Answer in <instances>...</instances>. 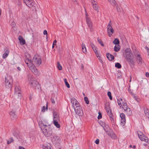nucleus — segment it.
<instances>
[{"mask_svg": "<svg viewBox=\"0 0 149 149\" xmlns=\"http://www.w3.org/2000/svg\"><path fill=\"white\" fill-rule=\"evenodd\" d=\"M107 95L109 97V99L110 100H112V96H111V93L109 91L108 92V93H107Z\"/></svg>", "mask_w": 149, "mask_h": 149, "instance_id": "c9c22d12", "label": "nucleus"}, {"mask_svg": "<svg viewBox=\"0 0 149 149\" xmlns=\"http://www.w3.org/2000/svg\"><path fill=\"white\" fill-rule=\"evenodd\" d=\"M99 140L98 139H97L95 141V143L96 144H99Z\"/></svg>", "mask_w": 149, "mask_h": 149, "instance_id": "de8ad7c7", "label": "nucleus"}, {"mask_svg": "<svg viewBox=\"0 0 149 149\" xmlns=\"http://www.w3.org/2000/svg\"><path fill=\"white\" fill-rule=\"evenodd\" d=\"M71 101L73 103H75L76 107H74V108L75 113L79 116H82L84 114L83 110L78 102L74 98H71Z\"/></svg>", "mask_w": 149, "mask_h": 149, "instance_id": "39448f33", "label": "nucleus"}, {"mask_svg": "<svg viewBox=\"0 0 149 149\" xmlns=\"http://www.w3.org/2000/svg\"><path fill=\"white\" fill-rule=\"evenodd\" d=\"M115 67L117 68H120L121 67V64L119 63H117L116 64Z\"/></svg>", "mask_w": 149, "mask_h": 149, "instance_id": "473e14b6", "label": "nucleus"}, {"mask_svg": "<svg viewBox=\"0 0 149 149\" xmlns=\"http://www.w3.org/2000/svg\"><path fill=\"white\" fill-rule=\"evenodd\" d=\"M27 3H25L29 8H31L33 7L34 4V3L33 0H28Z\"/></svg>", "mask_w": 149, "mask_h": 149, "instance_id": "dca6fc26", "label": "nucleus"}, {"mask_svg": "<svg viewBox=\"0 0 149 149\" xmlns=\"http://www.w3.org/2000/svg\"><path fill=\"white\" fill-rule=\"evenodd\" d=\"M56 117L54 116V119L53 120V123L54 125L58 128L60 127V125L58 123V122L59 121V118L56 115Z\"/></svg>", "mask_w": 149, "mask_h": 149, "instance_id": "4468645a", "label": "nucleus"}, {"mask_svg": "<svg viewBox=\"0 0 149 149\" xmlns=\"http://www.w3.org/2000/svg\"><path fill=\"white\" fill-rule=\"evenodd\" d=\"M138 134L139 138L141 140L143 141H145L149 144L148 138V137L146 136L142 132H138Z\"/></svg>", "mask_w": 149, "mask_h": 149, "instance_id": "ddd939ff", "label": "nucleus"}, {"mask_svg": "<svg viewBox=\"0 0 149 149\" xmlns=\"http://www.w3.org/2000/svg\"><path fill=\"white\" fill-rule=\"evenodd\" d=\"M107 29L108 35L109 37H111L114 32V30L112 28V24L111 21H109L107 26Z\"/></svg>", "mask_w": 149, "mask_h": 149, "instance_id": "1a4fd4ad", "label": "nucleus"}, {"mask_svg": "<svg viewBox=\"0 0 149 149\" xmlns=\"http://www.w3.org/2000/svg\"><path fill=\"white\" fill-rule=\"evenodd\" d=\"M43 34L44 35H47V31L46 30H45L43 31Z\"/></svg>", "mask_w": 149, "mask_h": 149, "instance_id": "09e8293b", "label": "nucleus"}, {"mask_svg": "<svg viewBox=\"0 0 149 149\" xmlns=\"http://www.w3.org/2000/svg\"><path fill=\"white\" fill-rule=\"evenodd\" d=\"M117 103L120 108L124 110L125 112L128 116L132 114V112L130 109L128 107L126 101L121 98L117 100Z\"/></svg>", "mask_w": 149, "mask_h": 149, "instance_id": "20e7f679", "label": "nucleus"}, {"mask_svg": "<svg viewBox=\"0 0 149 149\" xmlns=\"http://www.w3.org/2000/svg\"><path fill=\"white\" fill-rule=\"evenodd\" d=\"M107 56L109 61H112L114 58L113 56L109 53H107Z\"/></svg>", "mask_w": 149, "mask_h": 149, "instance_id": "aec40b11", "label": "nucleus"}, {"mask_svg": "<svg viewBox=\"0 0 149 149\" xmlns=\"http://www.w3.org/2000/svg\"><path fill=\"white\" fill-rule=\"evenodd\" d=\"M128 91L129 92V93L134 97H135V95L133 93L132 91H131V90L130 88H128Z\"/></svg>", "mask_w": 149, "mask_h": 149, "instance_id": "e433bc0d", "label": "nucleus"}, {"mask_svg": "<svg viewBox=\"0 0 149 149\" xmlns=\"http://www.w3.org/2000/svg\"><path fill=\"white\" fill-rule=\"evenodd\" d=\"M131 81V80H130V82Z\"/></svg>", "mask_w": 149, "mask_h": 149, "instance_id": "69168bd1", "label": "nucleus"}, {"mask_svg": "<svg viewBox=\"0 0 149 149\" xmlns=\"http://www.w3.org/2000/svg\"><path fill=\"white\" fill-rule=\"evenodd\" d=\"M60 139L59 136H54L53 137V138L52 139V140L54 141H56Z\"/></svg>", "mask_w": 149, "mask_h": 149, "instance_id": "cd10ccee", "label": "nucleus"}, {"mask_svg": "<svg viewBox=\"0 0 149 149\" xmlns=\"http://www.w3.org/2000/svg\"><path fill=\"white\" fill-rule=\"evenodd\" d=\"M124 56L130 66L133 68L134 64V56L130 48H127L125 50Z\"/></svg>", "mask_w": 149, "mask_h": 149, "instance_id": "7ed1b4c3", "label": "nucleus"}, {"mask_svg": "<svg viewBox=\"0 0 149 149\" xmlns=\"http://www.w3.org/2000/svg\"><path fill=\"white\" fill-rule=\"evenodd\" d=\"M146 76L147 77H149V73L148 72H146Z\"/></svg>", "mask_w": 149, "mask_h": 149, "instance_id": "8fccbe9b", "label": "nucleus"}, {"mask_svg": "<svg viewBox=\"0 0 149 149\" xmlns=\"http://www.w3.org/2000/svg\"><path fill=\"white\" fill-rule=\"evenodd\" d=\"M135 58L138 63L141 65L142 63V58L140 54L138 51H136L134 53Z\"/></svg>", "mask_w": 149, "mask_h": 149, "instance_id": "9b49d317", "label": "nucleus"}, {"mask_svg": "<svg viewBox=\"0 0 149 149\" xmlns=\"http://www.w3.org/2000/svg\"><path fill=\"white\" fill-rule=\"evenodd\" d=\"M38 124L40 128L45 136L49 137L52 135V129L48 126H49V124L47 123H43L41 121H39Z\"/></svg>", "mask_w": 149, "mask_h": 149, "instance_id": "f03ea898", "label": "nucleus"}, {"mask_svg": "<svg viewBox=\"0 0 149 149\" xmlns=\"http://www.w3.org/2000/svg\"><path fill=\"white\" fill-rule=\"evenodd\" d=\"M9 53V51L7 49H5V53L3 55V58H6L8 56Z\"/></svg>", "mask_w": 149, "mask_h": 149, "instance_id": "6ab92c4d", "label": "nucleus"}, {"mask_svg": "<svg viewBox=\"0 0 149 149\" xmlns=\"http://www.w3.org/2000/svg\"><path fill=\"white\" fill-rule=\"evenodd\" d=\"M13 80L11 77L7 75L5 77V85L7 88H11L12 86Z\"/></svg>", "mask_w": 149, "mask_h": 149, "instance_id": "423d86ee", "label": "nucleus"}, {"mask_svg": "<svg viewBox=\"0 0 149 149\" xmlns=\"http://www.w3.org/2000/svg\"><path fill=\"white\" fill-rule=\"evenodd\" d=\"M36 86H39V85L38 84H36Z\"/></svg>", "mask_w": 149, "mask_h": 149, "instance_id": "bf43d9fd", "label": "nucleus"}, {"mask_svg": "<svg viewBox=\"0 0 149 149\" xmlns=\"http://www.w3.org/2000/svg\"><path fill=\"white\" fill-rule=\"evenodd\" d=\"M25 56L26 58L24 60L25 62L29 69L34 74H38L39 72L35 65L38 66L41 63L42 61L40 57L38 55H35L31 61V56L29 54H26Z\"/></svg>", "mask_w": 149, "mask_h": 149, "instance_id": "f257e3e1", "label": "nucleus"}, {"mask_svg": "<svg viewBox=\"0 0 149 149\" xmlns=\"http://www.w3.org/2000/svg\"><path fill=\"white\" fill-rule=\"evenodd\" d=\"M57 68L59 70H62V67L59 62H57Z\"/></svg>", "mask_w": 149, "mask_h": 149, "instance_id": "7c9ffc66", "label": "nucleus"}, {"mask_svg": "<svg viewBox=\"0 0 149 149\" xmlns=\"http://www.w3.org/2000/svg\"><path fill=\"white\" fill-rule=\"evenodd\" d=\"M120 117L121 119V125L122 126H123L125 123V115L123 113H121L120 114Z\"/></svg>", "mask_w": 149, "mask_h": 149, "instance_id": "2eb2a0df", "label": "nucleus"}, {"mask_svg": "<svg viewBox=\"0 0 149 149\" xmlns=\"http://www.w3.org/2000/svg\"><path fill=\"white\" fill-rule=\"evenodd\" d=\"M103 128L107 134L111 138L113 139H116V138L115 134L113 133L112 130L109 128L108 129L107 127H106V128L105 127H103Z\"/></svg>", "mask_w": 149, "mask_h": 149, "instance_id": "6e6552de", "label": "nucleus"}, {"mask_svg": "<svg viewBox=\"0 0 149 149\" xmlns=\"http://www.w3.org/2000/svg\"><path fill=\"white\" fill-rule=\"evenodd\" d=\"M43 123H48V124L49 123H48V122H47V121H43V122L42 121H41Z\"/></svg>", "mask_w": 149, "mask_h": 149, "instance_id": "603ef678", "label": "nucleus"}, {"mask_svg": "<svg viewBox=\"0 0 149 149\" xmlns=\"http://www.w3.org/2000/svg\"><path fill=\"white\" fill-rule=\"evenodd\" d=\"M135 147H136V146H133V148H135Z\"/></svg>", "mask_w": 149, "mask_h": 149, "instance_id": "680f3d73", "label": "nucleus"}, {"mask_svg": "<svg viewBox=\"0 0 149 149\" xmlns=\"http://www.w3.org/2000/svg\"><path fill=\"white\" fill-rule=\"evenodd\" d=\"M14 95L15 97L19 99L21 98V93L20 88L19 86H15V88Z\"/></svg>", "mask_w": 149, "mask_h": 149, "instance_id": "f8f14e48", "label": "nucleus"}, {"mask_svg": "<svg viewBox=\"0 0 149 149\" xmlns=\"http://www.w3.org/2000/svg\"><path fill=\"white\" fill-rule=\"evenodd\" d=\"M71 102L72 104V107L74 109V107H76V105H75V103L74 102V103H73L72 102Z\"/></svg>", "mask_w": 149, "mask_h": 149, "instance_id": "49530a36", "label": "nucleus"}, {"mask_svg": "<svg viewBox=\"0 0 149 149\" xmlns=\"http://www.w3.org/2000/svg\"><path fill=\"white\" fill-rule=\"evenodd\" d=\"M116 8L117 12L120 11V8L118 6H116Z\"/></svg>", "mask_w": 149, "mask_h": 149, "instance_id": "c03bdc74", "label": "nucleus"}, {"mask_svg": "<svg viewBox=\"0 0 149 149\" xmlns=\"http://www.w3.org/2000/svg\"><path fill=\"white\" fill-rule=\"evenodd\" d=\"M17 69L19 71H20L21 70V68L19 67H18L17 68Z\"/></svg>", "mask_w": 149, "mask_h": 149, "instance_id": "6e6d98bb", "label": "nucleus"}, {"mask_svg": "<svg viewBox=\"0 0 149 149\" xmlns=\"http://www.w3.org/2000/svg\"><path fill=\"white\" fill-rule=\"evenodd\" d=\"M102 118V115L100 113H99V115L98 116L97 118L98 119H99Z\"/></svg>", "mask_w": 149, "mask_h": 149, "instance_id": "37998d69", "label": "nucleus"}, {"mask_svg": "<svg viewBox=\"0 0 149 149\" xmlns=\"http://www.w3.org/2000/svg\"><path fill=\"white\" fill-rule=\"evenodd\" d=\"M43 149H52L51 145L49 143H47L43 146Z\"/></svg>", "mask_w": 149, "mask_h": 149, "instance_id": "393cba45", "label": "nucleus"}, {"mask_svg": "<svg viewBox=\"0 0 149 149\" xmlns=\"http://www.w3.org/2000/svg\"><path fill=\"white\" fill-rule=\"evenodd\" d=\"M92 4L93 5V7L94 9H95V10L97 11V12H98V6L97 5L96 2L95 1L93 0V1L92 2Z\"/></svg>", "mask_w": 149, "mask_h": 149, "instance_id": "f3484780", "label": "nucleus"}, {"mask_svg": "<svg viewBox=\"0 0 149 149\" xmlns=\"http://www.w3.org/2000/svg\"><path fill=\"white\" fill-rule=\"evenodd\" d=\"M47 110V105L46 107H45V106H43L42 107V111L43 112H45Z\"/></svg>", "mask_w": 149, "mask_h": 149, "instance_id": "2f4dec72", "label": "nucleus"}, {"mask_svg": "<svg viewBox=\"0 0 149 149\" xmlns=\"http://www.w3.org/2000/svg\"><path fill=\"white\" fill-rule=\"evenodd\" d=\"M65 83V84L66 86L68 88H70V86L69 83L67 81V80L65 78L63 79Z\"/></svg>", "mask_w": 149, "mask_h": 149, "instance_id": "c85d7f7f", "label": "nucleus"}, {"mask_svg": "<svg viewBox=\"0 0 149 149\" xmlns=\"http://www.w3.org/2000/svg\"><path fill=\"white\" fill-rule=\"evenodd\" d=\"M90 45H91V47H92V48L93 49V48L94 47H96L94 45V44H93V43L92 42H91L90 43Z\"/></svg>", "mask_w": 149, "mask_h": 149, "instance_id": "79ce46f5", "label": "nucleus"}, {"mask_svg": "<svg viewBox=\"0 0 149 149\" xmlns=\"http://www.w3.org/2000/svg\"><path fill=\"white\" fill-rule=\"evenodd\" d=\"M18 40L20 42V43L21 45H24L25 43V40L21 36H19L18 37Z\"/></svg>", "mask_w": 149, "mask_h": 149, "instance_id": "a211bd4d", "label": "nucleus"}, {"mask_svg": "<svg viewBox=\"0 0 149 149\" xmlns=\"http://www.w3.org/2000/svg\"><path fill=\"white\" fill-rule=\"evenodd\" d=\"M120 49V46L118 45H115L114 47V50L115 52H118Z\"/></svg>", "mask_w": 149, "mask_h": 149, "instance_id": "a878e982", "label": "nucleus"}, {"mask_svg": "<svg viewBox=\"0 0 149 149\" xmlns=\"http://www.w3.org/2000/svg\"><path fill=\"white\" fill-rule=\"evenodd\" d=\"M105 109L106 111H107L108 110L109 111L111 110L110 107L109 106H106L105 107Z\"/></svg>", "mask_w": 149, "mask_h": 149, "instance_id": "a19ab883", "label": "nucleus"}, {"mask_svg": "<svg viewBox=\"0 0 149 149\" xmlns=\"http://www.w3.org/2000/svg\"><path fill=\"white\" fill-rule=\"evenodd\" d=\"M96 55L97 57L98 58V59L100 61V62L102 61L101 59V57L100 54L98 53V52L95 54Z\"/></svg>", "mask_w": 149, "mask_h": 149, "instance_id": "72a5a7b5", "label": "nucleus"}, {"mask_svg": "<svg viewBox=\"0 0 149 149\" xmlns=\"http://www.w3.org/2000/svg\"><path fill=\"white\" fill-rule=\"evenodd\" d=\"M143 145L144 146H147V144L146 143H144L143 144Z\"/></svg>", "mask_w": 149, "mask_h": 149, "instance_id": "13d9d810", "label": "nucleus"}, {"mask_svg": "<svg viewBox=\"0 0 149 149\" xmlns=\"http://www.w3.org/2000/svg\"><path fill=\"white\" fill-rule=\"evenodd\" d=\"M108 115L109 116V117H110V119L111 120H113V116L112 114H111V110H110L109 111H106Z\"/></svg>", "mask_w": 149, "mask_h": 149, "instance_id": "4be33fe9", "label": "nucleus"}, {"mask_svg": "<svg viewBox=\"0 0 149 149\" xmlns=\"http://www.w3.org/2000/svg\"><path fill=\"white\" fill-rule=\"evenodd\" d=\"M130 147H131V148H132V145H130Z\"/></svg>", "mask_w": 149, "mask_h": 149, "instance_id": "052dcab7", "label": "nucleus"}, {"mask_svg": "<svg viewBox=\"0 0 149 149\" xmlns=\"http://www.w3.org/2000/svg\"><path fill=\"white\" fill-rule=\"evenodd\" d=\"M24 0V2L25 3H27V2L28 1V0Z\"/></svg>", "mask_w": 149, "mask_h": 149, "instance_id": "5fc2aeb1", "label": "nucleus"}, {"mask_svg": "<svg viewBox=\"0 0 149 149\" xmlns=\"http://www.w3.org/2000/svg\"><path fill=\"white\" fill-rule=\"evenodd\" d=\"M97 40L99 43L102 46H104V45L103 43V42L102 40L100 38H97Z\"/></svg>", "mask_w": 149, "mask_h": 149, "instance_id": "c756f323", "label": "nucleus"}, {"mask_svg": "<svg viewBox=\"0 0 149 149\" xmlns=\"http://www.w3.org/2000/svg\"><path fill=\"white\" fill-rule=\"evenodd\" d=\"M144 111L145 115L148 117H149V111L148 109L147 108H144Z\"/></svg>", "mask_w": 149, "mask_h": 149, "instance_id": "b1692460", "label": "nucleus"}, {"mask_svg": "<svg viewBox=\"0 0 149 149\" xmlns=\"http://www.w3.org/2000/svg\"><path fill=\"white\" fill-rule=\"evenodd\" d=\"M82 51L84 53L86 54V47L84 43H82L81 44Z\"/></svg>", "mask_w": 149, "mask_h": 149, "instance_id": "412c9836", "label": "nucleus"}, {"mask_svg": "<svg viewBox=\"0 0 149 149\" xmlns=\"http://www.w3.org/2000/svg\"><path fill=\"white\" fill-rule=\"evenodd\" d=\"M109 2L110 3H111V5H114L116 4V1H115V3H114V4H112V3H112L111 2H112V0H111V2H110V1H109Z\"/></svg>", "mask_w": 149, "mask_h": 149, "instance_id": "864d4df0", "label": "nucleus"}, {"mask_svg": "<svg viewBox=\"0 0 149 149\" xmlns=\"http://www.w3.org/2000/svg\"><path fill=\"white\" fill-rule=\"evenodd\" d=\"M84 100L86 103L87 104H88L89 103V101L88 100L87 97H85L84 98Z\"/></svg>", "mask_w": 149, "mask_h": 149, "instance_id": "f704fd0d", "label": "nucleus"}, {"mask_svg": "<svg viewBox=\"0 0 149 149\" xmlns=\"http://www.w3.org/2000/svg\"><path fill=\"white\" fill-rule=\"evenodd\" d=\"M57 42V41L56 40H55L53 42V45H52V48H54V45H56V43Z\"/></svg>", "mask_w": 149, "mask_h": 149, "instance_id": "ea45409f", "label": "nucleus"}, {"mask_svg": "<svg viewBox=\"0 0 149 149\" xmlns=\"http://www.w3.org/2000/svg\"><path fill=\"white\" fill-rule=\"evenodd\" d=\"M13 139L12 138H10L9 140H8L7 141V144H9L11 142H13Z\"/></svg>", "mask_w": 149, "mask_h": 149, "instance_id": "4c0bfd02", "label": "nucleus"}, {"mask_svg": "<svg viewBox=\"0 0 149 149\" xmlns=\"http://www.w3.org/2000/svg\"><path fill=\"white\" fill-rule=\"evenodd\" d=\"M19 149H25L22 146H19Z\"/></svg>", "mask_w": 149, "mask_h": 149, "instance_id": "3c124183", "label": "nucleus"}, {"mask_svg": "<svg viewBox=\"0 0 149 149\" xmlns=\"http://www.w3.org/2000/svg\"><path fill=\"white\" fill-rule=\"evenodd\" d=\"M86 21L88 27L90 28L91 31L93 30V23L91 19L88 17V15L86 13Z\"/></svg>", "mask_w": 149, "mask_h": 149, "instance_id": "9d476101", "label": "nucleus"}, {"mask_svg": "<svg viewBox=\"0 0 149 149\" xmlns=\"http://www.w3.org/2000/svg\"><path fill=\"white\" fill-rule=\"evenodd\" d=\"M93 49L95 54L98 52L97 48L96 47H94L93 48Z\"/></svg>", "mask_w": 149, "mask_h": 149, "instance_id": "58836bf2", "label": "nucleus"}, {"mask_svg": "<svg viewBox=\"0 0 149 149\" xmlns=\"http://www.w3.org/2000/svg\"><path fill=\"white\" fill-rule=\"evenodd\" d=\"M12 25H15V22H12Z\"/></svg>", "mask_w": 149, "mask_h": 149, "instance_id": "4d7b16f0", "label": "nucleus"}, {"mask_svg": "<svg viewBox=\"0 0 149 149\" xmlns=\"http://www.w3.org/2000/svg\"><path fill=\"white\" fill-rule=\"evenodd\" d=\"M28 81L31 86L34 87L37 82L33 77L30 74H27Z\"/></svg>", "mask_w": 149, "mask_h": 149, "instance_id": "0eeeda50", "label": "nucleus"}, {"mask_svg": "<svg viewBox=\"0 0 149 149\" xmlns=\"http://www.w3.org/2000/svg\"><path fill=\"white\" fill-rule=\"evenodd\" d=\"M72 0L73 1H76V0Z\"/></svg>", "mask_w": 149, "mask_h": 149, "instance_id": "e2e57ef3", "label": "nucleus"}, {"mask_svg": "<svg viewBox=\"0 0 149 149\" xmlns=\"http://www.w3.org/2000/svg\"><path fill=\"white\" fill-rule=\"evenodd\" d=\"M119 43L120 42L119 40L117 38L115 39L113 41V43L116 45H118Z\"/></svg>", "mask_w": 149, "mask_h": 149, "instance_id": "bb28decb", "label": "nucleus"}, {"mask_svg": "<svg viewBox=\"0 0 149 149\" xmlns=\"http://www.w3.org/2000/svg\"><path fill=\"white\" fill-rule=\"evenodd\" d=\"M9 114L11 116L12 118H16V116L15 114V112H14L13 111H11L10 113Z\"/></svg>", "mask_w": 149, "mask_h": 149, "instance_id": "5701e85b", "label": "nucleus"}, {"mask_svg": "<svg viewBox=\"0 0 149 149\" xmlns=\"http://www.w3.org/2000/svg\"><path fill=\"white\" fill-rule=\"evenodd\" d=\"M148 52H149V49H148Z\"/></svg>", "mask_w": 149, "mask_h": 149, "instance_id": "0e129e2a", "label": "nucleus"}, {"mask_svg": "<svg viewBox=\"0 0 149 149\" xmlns=\"http://www.w3.org/2000/svg\"><path fill=\"white\" fill-rule=\"evenodd\" d=\"M51 101L52 102V103L53 104H54L55 103V102L54 100V99L53 98H51Z\"/></svg>", "mask_w": 149, "mask_h": 149, "instance_id": "a18cd8bd", "label": "nucleus"}]
</instances>
